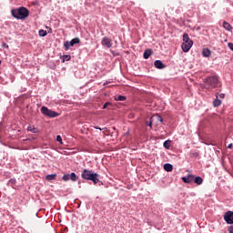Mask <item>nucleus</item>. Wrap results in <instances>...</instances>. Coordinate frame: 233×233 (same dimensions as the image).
Here are the masks:
<instances>
[{
	"instance_id": "obj_25",
	"label": "nucleus",
	"mask_w": 233,
	"mask_h": 233,
	"mask_svg": "<svg viewBox=\"0 0 233 233\" xmlns=\"http://www.w3.org/2000/svg\"><path fill=\"white\" fill-rule=\"evenodd\" d=\"M70 59H71L70 55H65V56H63V60H64V61H70Z\"/></svg>"
},
{
	"instance_id": "obj_2",
	"label": "nucleus",
	"mask_w": 233,
	"mask_h": 233,
	"mask_svg": "<svg viewBox=\"0 0 233 233\" xmlns=\"http://www.w3.org/2000/svg\"><path fill=\"white\" fill-rule=\"evenodd\" d=\"M11 14L15 19H26V17L30 15V12L28 11V9H26V7L13 9L11 11Z\"/></svg>"
},
{
	"instance_id": "obj_34",
	"label": "nucleus",
	"mask_w": 233,
	"mask_h": 233,
	"mask_svg": "<svg viewBox=\"0 0 233 233\" xmlns=\"http://www.w3.org/2000/svg\"><path fill=\"white\" fill-rule=\"evenodd\" d=\"M0 65H1V60H0Z\"/></svg>"
},
{
	"instance_id": "obj_5",
	"label": "nucleus",
	"mask_w": 233,
	"mask_h": 233,
	"mask_svg": "<svg viewBox=\"0 0 233 233\" xmlns=\"http://www.w3.org/2000/svg\"><path fill=\"white\" fill-rule=\"evenodd\" d=\"M41 112L44 116H46L47 117H57L59 116V113L56 111H52V109H48L46 106L41 107Z\"/></svg>"
},
{
	"instance_id": "obj_33",
	"label": "nucleus",
	"mask_w": 233,
	"mask_h": 233,
	"mask_svg": "<svg viewBox=\"0 0 233 233\" xmlns=\"http://www.w3.org/2000/svg\"><path fill=\"white\" fill-rule=\"evenodd\" d=\"M232 147H233V145H232V144H229V145L228 146V148H232Z\"/></svg>"
},
{
	"instance_id": "obj_14",
	"label": "nucleus",
	"mask_w": 233,
	"mask_h": 233,
	"mask_svg": "<svg viewBox=\"0 0 233 233\" xmlns=\"http://www.w3.org/2000/svg\"><path fill=\"white\" fill-rule=\"evenodd\" d=\"M194 183H196V185H203V178L201 177H195L194 176Z\"/></svg>"
},
{
	"instance_id": "obj_32",
	"label": "nucleus",
	"mask_w": 233,
	"mask_h": 233,
	"mask_svg": "<svg viewBox=\"0 0 233 233\" xmlns=\"http://www.w3.org/2000/svg\"><path fill=\"white\" fill-rule=\"evenodd\" d=\"M96 130H103L101 127H95Z\"/></svg>"
},
{
	"instance_id": "obj_1",
	"label": "nucleus",
	"mask_w": 233,
	"mask_h": 233,
	"mask_svg": "<svg viewBox=\"0 0 233 233\" xmlns=\"http://www.w3.org/2000/svg\"><path fill=\"white\" fill-rule=\"evenodd\" d=\"M81 177L86 181H92L94 185H97V183H99V174L94 172V170L86 168L83 169Z\"/></svg>"
},
{
	"instance_id": "obj_22",
	"label": "nucleus",
	"mask_w": 233,
	"mask_h": 233,
	"mask_svg": "<svg viewBox=\"0 0 233 233\" xmlns=\"http://www.w3.org/2000/svg\"><path fill=\"white\" fill-rule=\"evenodd\" d=\"M38 34H39L40 37H46L48 33L46 31L43 30V29H40L38 31Z\"/></svg>"
},
{
	"instance_id": "obj_8",
	"label": "nucleus",
	"mask_w": 233,
	"mask_h": 233,
	"mask_svg": "<svg viewBox=\"0 0 233 233\" xmlns=\"http://www.w3.org/2000/svg\"><path fill=\"white\" fill-rule=\"evenodd\" d=\"M101 43L103 46H106L107 48L112 47V40H110L108 37H104Z\"/></svg>"
},
{
	"instance_id": "obj_3",
	"label": "nucleus",
	"mask_w": 233,
	"mask_h": 233,
	"mask_svg": "<svg viewBox=\"0 0 233 233\" xmlns=\"http://www.w3.org/2000/svg\"><path fill=\"white\" fill-rule=\"evenodd\" d=\"M218 78L216 76H209L204 80V87L207 90H212L218 86Z\"/></svg>"
},
{
	"instance_id": "obj_26",
	"label": "nucleus",
	"mask_w": 233,
	"mask_h": 233,
	"mask_svg": "<svg viewBox=\"0 0 233 233\" xmlns=\"http://www.w3.org/2000/svg\"><path fill=\"white\" fill-rule=\"evenodd\" d=\"M218 97H219V99H225V94L224 93H221V94L218 93Z\"/></svg>"
},
{
	"instance_id": "obj_17",
	"label": "nucleus",
	"mask_w": 233,
	"mask_h": 233,
	"mask_svg": "<svg viewBox=\"0 0 233 233\" xmlns=\"http://www.w3.org/2000/svg\"><path fill=\"white\" fill-rule=\"evenodd\" d=\"M223 28H225V30H228V32H230V30H232V25H230L228 24V22L224 21L223 22Z\"/></svg>"
},
{
	"instance_id": "obj_23",
	"label": "nucleus",
	"mask_w": 233,
	"mask_h": 233,
	"mask_svg": "<svg viewBox=\"0 0 233 233\" xmlns=\"http://www.w3.org/2000/svg\"><path fill=\"white\" fill-rule=\"evenodd\" d=\"M170 143H171L170 140H166V141L164 142V147L167 148V150H169V149H170Z\"/></svg>"
},
{
	"instance_id": "obj_10",
	"label": "nucleus",
	"mask_w": 233,
	"mask_h": 233,
	"mask_svg": "<svg viewBox=\"0 0 233 233\" xmlns=\"http://www.w3.org/2000/svg\"><path fill=\"white\" fill-rule=\"evenodd\" d=\"M154 65L156 66V68H158V70H163V68H166L167 66H165V64H163V62L161 60H156L154 62Z\"/></svg>"
},
{
	"instance_id": "obj_13",
	"label": "nucleus",
	"mask_w": 233,
	"mask_h": 233,
	"mask_svg": "<svg viewBox=\"0 0 233 233\" xmlns=\"http://www.w3.org/2000/svg\"><path fill=\"white\" fill-rule=\"evenodd\" d=\"M164 170H166V172H172V170H174V167L172 164H165Z\"/></svg>"
},
{
	"instance_id": "obj_31",
	"label": "nucleus",
	"mask_w": 233,
	"mask_h": 233,
	"mask_svg": "<svg viewBox=\"0 0 233 233\" xmlns=\"http://www.w3.org/2000/svg\"><path fill=\"white\" fill-rule=\"evenodd\" d=\"M154 120H149V122H147V127H150V128H152V122Z\"/></svg>"
},
{
	"instance_id": "obj_21",
	"label": "nucleus",
	"mask_w": 233,
	"mask_h": 233,
	"mask_svg": "<svg viewBox=\"0 0 233 233\" xmlns=\"http://www.w3.org/2000/svg\"><path fill=\"white\" fill-rule=\"evenodd\" d=\"M127 100V96H115V101H126Z\"/></svg>"
},
{
	"instance_id": "obj_12",
	"label": "nucleus",
	"mask_w": 233,
	"mask_h": 233,
	"mask_svg": "<svg viewBox=\"0 0 233 233\" xmlns=\"http://www.w3.org/2000/svg\"><path fill=\"white\" fill-rule=\"evenodd\" d=\"M151 121H158L159 123H163V118L158 114L151 116Z\"/></svg>"
},
{
	"instance_id": "obj_4",
	"label": "nucleus",
	"mask_w": 233,
	"mask_h": 233,
	"mask_svg": "<svg viewBox=\"0 0 233 233\" xmlns=\"http://www.w3.org/2000/svg\"><path fill=\"white\" fill-rule=\"evenodd\" d=\"M183 44L181 46V48L183 50V52H188V50H190V48H192V46L194 45V41H192L190 39V37L188 36V34L184 33L183 35Z\"/></svg>"
},
{
	"instance_id": "obj_24",
	"label": "nucleus",
	"mask_w": 233,
	"mask_h": 233,
	"mask_svg": "<svg viewBox=\"0 0 233 233\" xmlns=\"http://www.w3.org/2000/svg\"><path fill=\"white\" fill-rule=\"evenodd\" d=\"M70 46H72V45H70V42L69 41H66L64 43V48L65 50H68V48H70Z\"/></svg>"
},
{
	"instance_id": "obj_28",
	"label": "nucleus",
	"mask_w": 233,
	"mask_h": 233,
	"mask_svg": "<svg viewBox=\"0 0 233 233\" xmlns=\"http://www.w3.org/2000/svg\"><path fill=\"white\" fill-rule=\"evenodd\" d=\"M112 105L110 102H106L104 104L103 108H106L108 106Z\"/></svg>"
},
{
	"instance_id": "obj_30",
	"label": "nucleus",
	"mask_w": 233,
	"mask_h": 233,
	"mask_svg": "<svg viewBox=\"0 0 233 233\" xmlns=\"http://www.w3.org/2000/svg\"><path fill=\"white\" fill-rule=\"evenodd\" d=\"M56 141H58L59 143H61L63 141V138H61V136H57L56 137Z\"/></svg>"
},
{
	"instance_id": "obj_29",
	"label": "nucleus",
	"mask_w": 233,
	"mask_h": 233,
	"mask_svg": "<svg viewBox=\"0 0 233 233\" xmlns=\"http://www.w3.org/2000/svg\"><path fill=\"white\" fill-rule=\"evenodd\" d=\"M228 48H229L230 50H232V52H233V43H228Z\"/></svg>"
},
{
	"instance_id": "obj_7",
	"label": "nucleus",
	"mask_w": 233,
	"mask_h": 233,
	"mask_svg": "<svg viewBox=\"0 0 233 233\" xmlns=\"http://www.w3.org/2000/svg\"><path fill=\"white\" fill-rule=\"evenodd\" d=\"M224 220L228 225H233V211H228L224 215Z\"/></svg>"
},
{
	"instance_id": "obj_15",
	"label": "nucleus",
	"mask_w": 233,
	"mask_h": 233,
	"mask_svg": "<svg viewBox=\"0 0 233 233\" xmlns=\"http://www.w3.org/2000/svg\"><path fill=\"white\" fill-rule=\"evenodd\" d=\"M202 56H203L204 57H210V56H211L210 49H208V48L203 49V51H202Z\"/></svg>"
},
{
	"instance_id": "obj_11",
	"label": "nucleus",
	"mask_w": 233,
	"mask_h": 233,
	"mask_svg": "<svg viewBox=\"0 0 233 233\" xmlns=\"http://www.w3.org/2000/svg\"><path fill=\"white\" fill-rule=\"evenodd\" d=\"M213 106L218 108V106H221V100L219 99V93L216 94V99L213 101Z\"/></svg>"
},
{
	"instance_id": "obj_20",
	"label": "nucleus",
	"mask_w": 233,
	"mask_h": 233,
	"mask_svg": "<svg viewBox=\"0 0 233 233\" xmlns=\"http://www.w3.org/2000/svg\"><path fill=\"white\" fill-rule=\"evenodd\" d=\"M81 43V40L77 37L76 38H73L71 41H70V45L71 46H74V45H79Z\"/></svg>"
},
{
	"instance_id": "obj_18",
	"label": "nucleus",
	"mask_w": 233,
	"mask_h": 233,
	"mask_svg": "<svg viewBox=\"0 0 233 233\" xmlns=\"http://www.w3.org/2000/svg\"><path fill=\"white\" fill-rule=\"evenodd\" d=\"M152 55V49H146L144 52V59H148Z\"/></svg>"
},
{
	"instance_id": "obj_19",
	"label": "nucleus",
	"mask_w": 233,
	"mask_h": 233,
	"mask_svg": "<svg viewBox=\"0 0 233 233\" xmlns=\"http://www.w3.org/2000/svg\"><path fill=\"white\" fill-rule=\"evenodd\" d=\"M56 177H57L56 174H51V175H47L46 177V181H54L56 180Z\"/></svg>"
},
{
	"instance_id": "obj_16",
	"label": "nucleus",
	"mask_w": 233,
	"mask_h": 233,
	"mask_svg": "<svg viewBox=\"0 0 233 233\" xmlns=\"http://www.w3.org/2000/svg\"><path fill=\"white\" fill-rule=\"evenodd\" d=\"M27 131L28 132H32L33 134H37V132H39V130L37 129V127H34V126H29L27 127Z\"/></svg>"
},
{
	"instance_id": "obj_27",
	"label": "nucleus",
	"mask_w": 233,
	"mask_h": 233,
	"mask_svg": "<svg viewBox=\"0 0 233 233\" xmlns=\"http://www.w3.org/2000/svg\"><path fill=\"white\" fill-rule=\"evenodd\" d=\"M228 233H233V226H229V227L228 228Z\"/></svg>"
},
{
	"instance_id": "obj_9",
	"label": "nucleus",
	"mask_w": 233,
	"mask_h": 233,
	"mask_svg": "<svg viewBox=\"0 0 233 233\" xmlns=\"http://www.w3.org/2000/svg\"><path fill=\"white\" fill-rule=\"evenodd\" d=\"M182 181L184 183H194V175H187V177H182Z\"/></svg>"
},
{
	"instance_id": "obj_6",
	"label": "nucleus",
	"mask_w": 233,
	"mask_h": 233,
	"mask_svg": "<svg viewBox=\"0 0 233 233\" xmlns=\"http://www.w3.org/2000/svg\"><path fill=\"white\" fill-rule=\"evenodd\" d=\"M63 181H77V179H79V177H77V175H76V173H71V174H65L62 177Z\"/></svg>"
}]
</instances>
